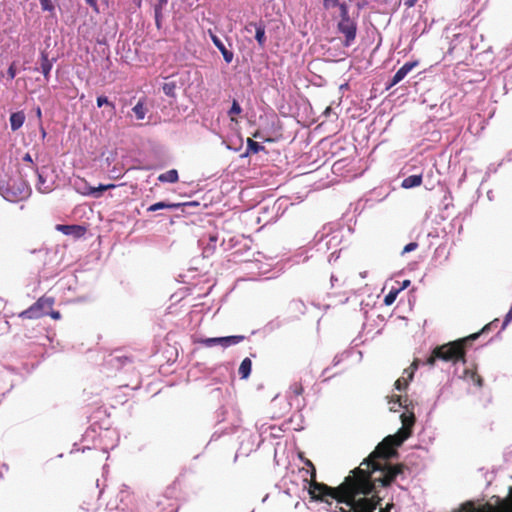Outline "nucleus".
Instances as JSON below:
<instances>
[{
  "instance_id": "31",
  "label": "nucleus",
  "mask_w": 512,
  "mask_h": 512,
  "mask_svg": "<svg viewBox=\"0 0 512 512\" xmlns=\"http://www.w3.org/2000/svg\"><path fill=\"white\" fill-rule=\"evenodd\" d=\"M398 291H390L384 298L386 305H392L397 297Z\"/></svg>"
},
{
  "instance_id": "54",
  "label": "nucleus",
  "mask_w": 512,
  "mask_h": 512,
  "mask_svg": "<svg viewBox=\"0 0 512 512\" xmlns=\"http://www.w3.org/2000/svg\"><path fill=\"white\" fill-rule=\"evenodd\" d=\"M396 402H398L399 406H402L400 396H396Z\"/></svg>"
},
{
  "instance_id": "46",
  "label": "nucleus",
  "mask_w": 512,
  "mask_h": 512,
  "mask_svg": "<svg viewBox=\"0 0 512 512\" xmlns=\"http://www.w3.org/2000/svg\"><path fill=\"white\" fill-rule=\"evenodd\" d=\"M87 4H89L91 7H93L96 11L97 9V3L96 0H85Z\"/></svg>"
},
{
  "instance_id": "10",
  "label": "nucleus",
  "mask_w": 512,
  "mask_h": 512,
  "mask_svg": "<svg viewBox=\"0 0 512 512\" xmlns=\"http://www.w3.org/2000/svg\"><path fill=\"white\" fill-rule=\"evenodd\" d=\"M417 65V61L405 63L392 77L391 82L388 85V89L402 81L407 76V74Z\"/></svg>"
},
{
  "instance_id": "52",
  "label": "nucleus",
  "mask_w": 512,
  "mask_h": 512,
  "mask_svg": "<svg viewBox=\"0 0 512 512\" xmlns=\"http://www.w3.org/2000/svg\"><path fill=\"white\" fill-rule=\"evenodd\" d=\"M27 194V187L23 186V190L20 191V197H23Z\"/></svg>"
},
{
  "instance_id": "2",
  "label": "nucleus",
  "mask_w": 512,
  "mask_h": 512,
  "mask_svg": "<svg viewBox=\"0 0 512 512\" xmlns=\"http://www.w3.org/2000/svg\"><path fill=\"white\" fill-rule=\"evenodd\" d=\"M397 441L396 435L385 437L375 450L355 468L361 469L370 482L372 487L369 496L379 495L377 485L388 487L398 476H403L405 470H408V467L402 463L392 465L387 462L397 454L395 448L401 445Z\"/></svg>"
},
{
  "instance_id": "8",
  "label": "nucleus",
  "mask_w": 512,
  "mask_h": 512,
  "mask_svg": "<svg viewBox=\"0 0 512 512\" xmlns=\"http://www.w3.org/2000/svg\"><path fill=\"white\" fill-rule=\"evenodd\" d=\"M252 28L255 30V39L258 42L259 46L263 48L266 43V35H265V26L262 22H250L246 25L245 29L248 32L252 31Z\"/></svg>"
},
{
  "instance_id": "49",
  "label": "nucleus",
  "mask_w": 512,
  "mask_h": 512,
  "mask_svg": "<svg viewBox=\"0 0 512 512\" xmlns=\"http://www.w3.org/2000/svg\"><path fill=\"white\" fill-rule=\"evenodd\" d=\"M163 89H164L165 94H167V95L171 94L172 88L168 87V85H165Z\"/></svg>"
},
{
  "instance_id": "29",
  "label": "nucleus",
  "mask_w": 512,
  "mask_h": 512,
  "mask_svg": "<svg viewBox=\"0 0 512 512\" xmlns=\"http://www.w3.org/2000/svg\"><path fill=\"white\" fill-rule=\"evenodd\" d=\"M242 109L239 105V103L236 100H233L232 106L229 110V115L231 119L233 120V115H239L241 113Z\"/></svg>"
},
{
  "instance_id": "24",
  "label": "nucleus",
  "mask_w": 512,
  "mask_h": 512,
  "mask_svg": "<svg viewBox=\"0 0 512 512\" xmlns=\"http://www.w3.org/2000/svg\"><path fill=\"white\" fill-rule=\"evenodd\" d=\"M180 490V486L178 482H173L170 486H168L165 490V496L168 498H175Z\"/></svg>"
},
{
  "instance_id": "21",
  "label": "nucleus",
  "mask_w": 512,
  "mask_h": 512,
  "mask_svg": "<svg viewBox=\"0 0 512 512\" xmlns=\"http://www.w3.org/2000/svg\"><path fill=\"white\" fill-rule=\"evenodd\" d=\"M289 391L291 393V397L298 398L304 392V388L301 382H294L291 384Z\"/></svg>"
},
{
  "instance_id": "28",
  "label": "nucleus",
  "mask_w": 512,
  "mask_h": 512,
  "mask_svg": "<svg viewBox=\"0 0 512 512\" xmlns=\"http://www.w3.org/2000/svg\"><path fill=\"white\" fill-rule=\"evenodd\" d=\"M38 190L42 193H47L50 191V187L45 185V180L43 179V176L38 173V184H37Z\"/></svg>"
},
{
  "instance_id": "19",
  "label": "nucleus",
  "mask_w": 512,
  "mask_h": 512,
  "mask_svg": "<svg viewBox=\"0 0 512 512\" xmlns=\"http://www.w3.org/2000/svg\"><path fill=\"white\" fill-rule=\"evenodd\" d=\"M245 339L243 335H233L222 337V347L227 348L232 345H237Z\"/></svg>"
},
{
  "instance_id": "9",
  "label": "nucleus",
  "mask_w": 512,
  "mask_h": 512,
  "mask_svg": "<svg viewBox=\"0 0 512 512\" xmlns=\"http://www.w3.org/2000/svg\"><path fill=\"white\" fill-rule=\"evenodd\" d=\"M56 230L62 232L65 235H71L76 239L83 237L86 233V228L82 225L58 224L56 226Z\"/></svg>"
},
{
  "instance_id": "26",
  "label": "nucleus",
  "mask_w": 512,
  "mask_h": 512,
  "mask_svg": "<svg viewBox=\"0 0 512 512\" xmlns=\"http://www.w3.org/2000/svg\"><path fill=\"white\" fill-rule=\"evenodd\" d=\"M109 364L111 366H120V365H124L125 363L127 362H131L130 358L124 356V357H118V356H112L110 359H109Z\"/></svg>"
},
{
  "instance_id": "53",
  "label": "nucleus",
  "mask_w": 512,
  "mask_h": 512,
  "mask_svg": "<svg viewBox=\"0 0 512 512\" xmlns=\"http://www.w3.org/2000/svg\"><path fill=\"white\" fill-rule=\"evenodd\" d=\"M5 197H6L7 199L11 200V201H15V200H17V196H16V195H15V198H10V196H9V191H7V194H6V196H5Z\"/></svg>"
},
{
  "instance_id": "30",
  "label": "nucleus",
  "mask_w": 512,
  "mask_h": 512,
  "mask_svg": "<svg viewBox=\"0 0 512 512\" xmlns=\"http://www.w3.org/2000/svg\"><path fill=\"white\" fill-rule=\"evenodd\" d=\"M40 4L44 11L54 12L55 10L52 0H40Z\"/></svg>"
},
{
  "instance_id": "4",
  "label": "nucleus",
  "mask_w": 512,
  "mask_h": 512,
  "mask_svg": "<svg viewBox=\"0 0 512 512\" xmlns=\"http://www.w3.org/2000/svg\"><path fill=\"white\" fill-rule=\"evenodd\" d=\"M54 305V299L52 297H40L33 305L28 309L19 313V317L22 319H39L52 309Z\"/></svg>"
},
{
  "instance_id": "36",
  "label": "nucleus",
  "mask_w": 512,
  "mask_h": 512,
  "mask_svg": "<svg viewBox=\"0 0 512 512\" xmlns=\"http://www.w3.org/2000/svg\"><path fill=\"white\" fill-rule=\"evenodd\" d=\"M497 322H498V320H497V319H495L494 321H492V322H490V323L486 324V325L482 328V330H481L480 332H478V333H479V335H480L481 333H485V332H487V331H490L491 329H494V326H495V327L497 326Z\"/></svg>"
},
{
  "instance_id": "7",
  "label": "nucleus",
  "mask_w": 512,
  "mask_h": 512,
  "mask_svg": "<svg viewBox=\"0 0 512 512\" xmlns=\"http://www.w3.org/2000/svg\"><path fill=\"white\" fill-rule=\"evenodd\" d=\"M338 30L345 36L344 46L349 47L356 38L357 24L351 18L340 19Z\"/></svg>"
},
{
  "instance_id": "16",
  "label": "nucleus",
  "mask_w": 512,
  "mask_h": 512,
  "mask_svg": "<svg viewBox=\"0 0 512 512\" xmlns=\"http://www.w3.org/2000/svg\"><path fill=\"white\" fill-rule=\"evenodd\" d=\"M252 369V361L249 358H245L242 360L238 373L242 379H247L251 373Z\"/></svg>"
},
{
  "instance_id": "20",
  "label": "nucleus",
  "mask_w": 512,
  "mask_h": 512,
  "mask_svg": "<svg viewBox=\"0 0 512 512\" xmlns=\"http://www.w3.org/2000/svg\"><path fill=\"white\" fill-rule=\"evenodd\" d=\"M178 207V204H170V203H166V202H157L155 204H152L151 206L148 207V211L149 212H154V211H157V210H160V209H171V208H176Z\"/></svg>"
},
{
  "instance_id": "3",
  "label": "nucleus",
  "mask_w": 512,
  "mask_h": 512,
  "mask_svg": "<svg viewBox=\"0 0 512 512\" xmlns=\"http://www.w3.org/2000/svg\"><path fill=\"white\" fill-rule=\"evenodd\" d=\"M479 337V333H473L467 337L435 347L425 364L434 366L437 360L444 362H466V349L471 343Z\"/></svg>"
},
{
  "instance_id": "43",
  "label": "nucleus",
  "mask_w": 512,
  "mask_h": 512,
  "mask_svg": "<svg viewBox=\"0 0 512 512\" xmlns=\"http://www.w3.org/2000/svg\"><path fill=\"white\" fill-rule=\"evenodd\" d=\"M49 315H50L53 319H55V320H58V319H60V318H61V314H60V312H59V311H53L52 309H51V312L49 313Z\"/></svg>"
},
{
  "instance_id": "57",
  "label": "nucleus",
  "mask_w": 512,
  "mask_h": 512,
  "mask_svg": "<svg viewBox=\"0 0 512 512\" xmlns=\"http://www.w3.org/2000/svg\"><path fill=\"white\" fill-rule=\"evenodd\" d=\"M409 284V281L404 282V287H406Z\"/></svg>"
},
{
  "instance_id": "45",
  "label": "nucleus",
  "mask_w": 512,
  "mask_h": 512,
  "mask_svg": "<svg viewBox=\"0 0 512 512\" xmlns=\"http://www.w3.org/2000/svg\"><path fill=\"white\" fill-rule=\"evenodd\" d=\"M212 248H213V244L205 247L204 250H203V253L206 254V255H209V254L213 253L214 250H211Z\"/></svg>"
},
{
  "instance_id": "55",
  "label": "nucleus",
  "mask_w": 512,
  "mask_h": 512,
  "mask_svg": "<svg viewBox=\"0 0 512 512\" xmlns=\"http://www.w3.org/2000/svg\"><path fill=\"white\" fill-rule=\"evenodd\" d=\"M141 1H142V0H134V2L136 3V5H137L138 7H140V6H141Z\"/></svg>"
},
{
  "instance_id": "15",
  "label": "nucleus",
  "mask_w": 512,
  "mask_h": 512,
  "mask_svg": "<svg viewBox=\"0 0 512 512\" xmlns=\"http://www.w3.org/2000/svg\"><path fill=\"white\" fill-rule=\"evenodd\" d=\"M421 184H422V175L421 174L411 175V176L406 177L402 181L401 187L404 189H410V188L418 187Z\"/></svg>"
},
{
  "instance_id": "39",
  "label": "nucleus",
  "mask_w": 512,
  "mask_h": 512,
  "mask_svg": "<svg viewBox=\"0 0 512 512\" xmlns=\"http://www.w3.org/2000/svg\"><path fill=\"white\" fill-rule=\"evenodd\" d=\"M511 320H512V305H511V308L509 309L508 313L505 316V319H504L503 325H502V329H504Z\"/></svg>"
},
{
  "instance_id": "5",
  "label": "nucleus",
  "mask_w": 512,
  "mask_h": 512,
  "mask_svg": "<svg viewBox=\"0 0 512 512\" xmlns=\"http://www.w3.org/2000/svg\"><path fill=\"white\" fill-rule=\"evenodd\" d=\"M383 498L378 494L370 496V500H364L358 504L356 512H391L394 507L393 502H388L384 507L381 506Z\"/></svg>"
},
{
  "instance_id": "32",
  "label": "nucleus",
  "mask_w": 512,
  "mask_h": 512,
  "mask_svg": "<svg viewBox=\"0 0 512 512\" xmlns=\"http://www.w3.org/2000/svg\"><path fill=\"white\" fill-rule=\"evenodd\" d=\"M340 9V16H341V19H349V14H348V6L345 2L343 3H340L337 5Z\"/></svg>"
},
{
  "instance_id": "37",
  "label": "nucleus",
  "mask_w": 512,
  "mask_h": 512,
  "mask_svg": "<svg viewBox=\"0 0 512 512\" xmlns=\"http://www.w3.org/2000/svg\"><path fill=\"white\" fill-rule=\"evenodd\" d=\"M16 73H17V71H16L15 63H12L7 70V75L9 77V79L13 80L16 76Z\"/></svg>"
},
{
  "instance_id": "44",
  "label": "nucleus",
  "mask_w": 512,
  "mask_h": 512,
  "mask_svg": "<svg viewBox=\"0 0 512 512\" xmlns=\"http://www.w3.org/2000/svg\"><path fill=\"white\" fill-rule=\"evenodd\" d=\"M418 0H404V5L408 8L413 7Z\"/></svg>"
},
{
  "instance_id": "38",
  "label": "nucleus",
  "mask_w": 512,
  "mask_h": 512,
  "mask_svg": "<svg viewBox=\"0 0 512 512\" xmlns=\"http://www.w3.org/2000/svg\"><path fill=\"white\" fill-rule=\"evenodd\" d=\"M417 247H418V244L416 242H411L404 247L402 253L404 254V253L414 251Z\"/></svg>"
},
{
  "instance_id": "25",
  "label": "nucleus",
  "mask_w": 512,
  "mask_h": 512,
  "mask_svg": "<svg viewBox=\"0 0 512 512\" xmlns=\"http://www.w3.org/2000/svg\"><path fill=\"white\" fill-rule=\"evenodd\" d=\"M103 105L110 107L111 114L115 113V104L113 102H110L106 96L102 95L97 97V106L100 108Z\"/></svg>"
},
{
  "instance_id": "40",
  "label": "nucleus",
  "mask_w": 512,
  "mask_h": 512,
  "mask_svg": "<svg viewBox=\"0 0 512 512\" xmlns=\"http://www.w3.org/2000/svg\"><path fill=\"white\" fill-rule=\"evenodd\" d=\"M23 161H25V162L29 163V164H30V166H31L32 168H34V163H33L32 157H31V155H30L29 153H26V154L24 155V157H23Z\"/></svg>"
},
{
  "instance_id": "11",
  "label": "nucleus",
  "mask_w": 512,
  "mask_h": 512,
  "mask_svg": "<svg viewBox=\"0 0 512 512\" xmlns=\"http://www.w3.org/2000/svg\"><path fill=\"white\" fill-rule=\"evenodd\" d=\"M211 39H212L214 45L221 51L224 60L227 63H231L233 60V57H234L233 52L228 50L225 47L224 43L216 35L211 34Z\"/></svg>"
},
{
  "instance_id": "51",
  "label": "nucleus",
  "mask_w": 512,
  "mask_h": 512,
  "mask_svg": "<svg viewBox=\"0 0 512 512\" xmlns=\"http://www.w3.org/2000/svg\"><path fill=\"white\" fill-rule=\"evenodd\" d=\"M305 464H306V466H307V467H309V468L315 467V466H314V464H313L309 459H306V460H305Z\"/></svg>"
},
{
  "instance_id": "1",
  "label": "nucleus",
  "mask_w": 512,
  "mask_h": 512,
  "mask_svg": "<svg viewBox=\"0 0 512 512\" xmlns=\"http://www.w3.org/2000/svg\"><path fill=\"white\" fill-rule=\"evenodd\" d=\"M371 487L362 470L353 469L337 487H331L316 480L309 481L308 493L314 501L330 505L332 500H335L349 506L350 512H356L359 503L370 500Z\"/></svg>"
},
{
  "instance_id": "6",
  "label": "nucleus",
  "mask_w": 512,
  "mask_h": 512,
  "mask_svg": "<svg viewBox=\"0 0 512 512\" xmlns=\"http://www.w3.org/2000/svg\"><path fill=\"white\" fill-rule=\"evenodd\" d=\"M416 421L415 415L413 412L403 413L401 415L402 427L395 434L398 437V444H402L406 439H408L412 434V427L414 426Z\"/></svg>"
},
{
  "instance_id": "14",
  "label": "nucleus",
  "mask_w": 512,
  "mask_h": 512,
  "mask_svg": "<svg viewBox=\"0 0 512 512\" xmlns=\"http://www.w3.org/2000/svg\"><path fill=\"white\" fill-rule=\"evenodd\" d=\"M53 62L48 58V54L46 52L41 53V62H40V70L44 75V78L48 81L50 76V71L52 69Z\"/></svg>"
},
{
  "instance_id": "27",
  "label": "nucleus",
  "mask_w": 512,
  "mask_h": 512,
  "mask_svg": "<svg viewBox=\"0 0 512 512\" xmlns=\"http://www.w3.org/2000/svg\"><path fill=\"white\" fill-rule=\"evenodd\" d=\"M465 374L468 376L470 375L472 381L478 386V387H482L483 385V379L480 375H478L475 371H469V370H466L465 371Z\"/></svg>"
},
{
  "instance_id": "35",
  "label": "nucleus",
  "mask_w": 512,
  "mask_h": 512,
  "mask_svg": "<svg viewBox=\"0 0 512 512\" xmlns=\"http://www.w3.org/2000/svg\"><path fill=\"white\" fill-rule=\"evenodd\" d=\"M339 4V0H323V6L325 9L334 8Z\"/></svg>"
},
{
  "instance_id": "12",
  "label": "nucleus",
  "mask_w": 512,
  "mask_h": 512,
  "mask_svg": "<svg viewBox=\"0 0 512 512\" xmlns=\"http://www.w3.org/2000/svg\"><path fill=\"white\" fill-rule=\"evenodd\" d=\"M25 113L23 111H17L10 115V126L12 131H17L25 122Z\"/></svg>"
},
{
  "instance_id": "17",
  "label": "nucleus",
  "mask_w": 512,
  "mask_h": 512,
  "mask_svg": "<svg viewBox=\"0 0 512 512\" xmlns=\"http://www.w3.org/2000/svg\"><path fill=\"white\" fill-rule=\"evenodd\" d=\"M132 111L134 112V114L138 120H143L148 111V109L145 105V100L140 99L137 102V104L132 108Z\"/></svg>"
},
{
  "instance_id": "23",
  "label": "nucleus",
  "mask_w": 512,
  "mask_h": 512,
  "mask_svg": "<svg viewBox=\"0 0 512 512\" xmlns=\"http://www.w3.org/2000/svg\"><path fill=\"white\" fill-rule=\"evenodd\" d=\"M197 342L206 347H212L217 344L222 346V337L202 338V339H199Z\"/></svg>"
},
{
  "instance_id": "41",
  "label": "nucleus",
  "mask_w": 512,
  "mask_h": 512,
  "mask_svg": "<svg viewBox=\"0 0 512 512\" xmlns=\"http://www.w3.org/2000/svg\"><path fill=\"white\" fill-rule=\"evenodd\" d=\"M307 473L310 474V481L316 480V468L312 467L309 470H307Z\"/></svg>"
},
{
  "instance_id": "22",
  "label": "nucleus",
  "mask_w": 512,
  "mask_h": 512,
  "mask_svg": "<svg viewBox=\"0 0 512 512\" xmlns=\"http://www.w3.org/2000/svg\"><path fill=\"white\" fill-rule=\"evenodd\" d=\"M247 148H248V152H251V153H258L260 151H264L265 150V147L263 145H261L260 143L248 138L247 140Z\"/></svg>"
},
{
  "instance_id": "18",
  "label": "nucleus",
  "mask_w": 512,
  "mask_h": 512,
  "mask_svg": "<svg viewBox=\"0 0 512 512\" xmlns=\"http://www.w3.org/2000/svg\"><path fill=\"white\" fill-rule=\"evenodd\" d=\"M160 182L175 183L178 181V172L175 169H171L162 173L158 176Z\"/></svg>"
},
{
  "instance_id": "47",
  "label": "nucleus",
  "mask_w": 512,
  "mask_h": 512,
  "mask_svg": "<svg viewBox=\"0 0 512 512\" xmlns=\"http://www.w3.org/2000/svg\"><path fill=\"white\" fill-rule=\"evenodd\" d=\"M209 239H210V241H211V242H212V244H213V248H212L211 250H214V249H215V244H216V242H217V236H216V235H211V236L209 237Z\"/></svg>"
},
{
  "instance_id": "56",
  "label": "nucleus",
  "mask_w": 512,
  "mask_h": 512,
  "mask_svg": "<svg viewBox=\"0 0 512 512\" xmlns=\"http://www.w3.org/2000/svg\"><path fill=\"white\" fill-rule=\"evenodd\" d=\"M329 111H331V108L330 107H327L325 112L328 113Z\"/></svg>"
},
{
  "instance_id": "48",
  "label": "nucleus",
  "mask_w": 512,
  "mask_h": 512,
  "mask_svg": "<svg viewBox=\"0 0 512 512\" xmlns=\"http://www.w3.org/2000/svg\"><path fill=\"white\" fill-rule=\"evenodd\" d=\"M167 3H168V0H158V4L156 5V7L162 8Z\"/></svg>"
},
{
  "instance_id": "33",
  "label": "nucleus",
  "mask_w": 512,
  "mask_h": 512,
  "mask_svg": "<svg viewBox=\"0 0 512 512\" xmlns=\"http://www.w3.org/2000/svg\"><path fill=\"white\" fill-rule=\"evenodd\" d=\"M418 366H419V360L415 359L411 364V371H408V369L404 370V373H407L409 380L413 379L414 371L418 368Z\"/></svg>"
},
{
  "instance_id": "42",
  "label": "nucleus",
  "mask_w": 512,
  "mask_h": 512,
  "mask_svg": "<svg viewBox=\"0 0 512 512\" xmlns=\"http://www.w3.org/2000/svg\"><path fill=\"white\" fill-rule=\"evenodd\" d=\"M161 9H162V8L155 7V20H156V24H157L158 26H159V22H160Z\"/></svg>"
},
{
  "instance_id": "34",
  "label": "nucleus",
  "mask_w": 512,
  "mask_h": 512,
  "mask_svg": "<svg viewBox=\"0 0 512 512\" xmlns=\"http://www.w3.org/2000/svg\"><path fill=\"white\" fill-rule=\"evenodd\" d=\"M408 386V382L405 379H397L395 382V388L399 391L406 389Z\"/></svg>"
},
{
  "instance_id": "13",
  "label": "nucleus",
  "mask_w": 512,
  "mask_h": 512,
  "mask_svg": "<svg viewBox=\"0 0 512 512\" xmlns=\"http://www.w3.org/2000/svg\"><path fill=\"white\" fill-rule=\"evenodd\" d=\"M115 187H116V185H114V184H106V185L100 184L98 187L87 186L84 194L91 195L95 198H99L102 195V192L109 190V189H113Z\"/></svg>"
},
{
  "instance_id": "50",
  "label": "nucleus",
  "mask_w": 512,
  "mask_h": 512,
  "mask_svg": "<svg viewBox=\"0 0 512 512\" xmlns=\"http://www.w3.org/2000/svg\"><path fill=\"white\" fill-rule=\"evenodd\" d=\"M36 115L39 119H41L42 117V111H41V108L40 107H37L36 108Z\"/></svg>"
}]
</instances>
